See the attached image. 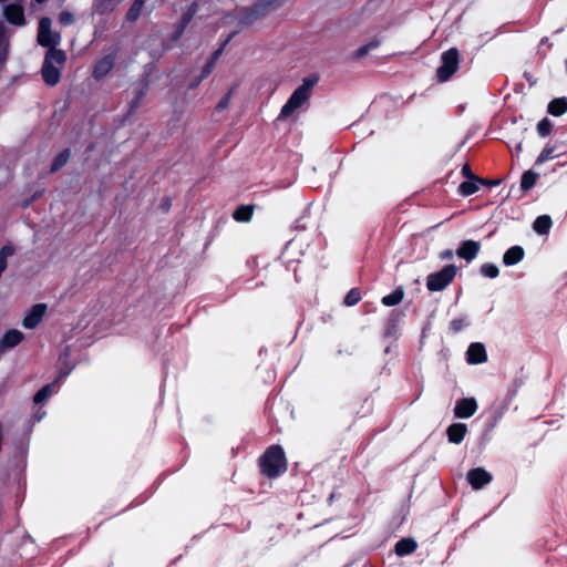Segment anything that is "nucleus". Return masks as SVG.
Returning <instances> with one entry per match:
<instances>
[{"instance_id":"1","label":"nucleus","mask_w":567,"mask_h":567,"mask_svg":"<svg viewBox=\"0 0 567 567\" xmlns=\"http://www.w3.org/2000/svg\"><path fill=\"white\" fill-rule=\"evenodd\" d=\"M259 473L266 478H276L288 470V461L281 445L268 446L258 458Z\"/></svg>"},{"instance_id":"2","label":"nucleus","mask_w":567,"mask_h":567,"mask_svg":"<svg viewBox=\"0 0 567 567\" xmlns=\"http://www.w3.org/2000/svg\"><path fill=\"white\" fill-rule=\"evenodd\" d=\"M318 80L316 75L305 78L302 84L292 92L288 101L281 107L279 118H287L301 107L310 99L312 89L318 83Z\"/></svg>"},{"instance_id":"3","label":"nucleus","mask_w":567,"mask_h":567,"mask_svg":"<svg viewBox=\"0 0 567 567\" xmlns=\"http://www.w3.org/2000/svg\"><path fill=\"white\" fill-rule=\"evenodd\" d=\"M65 60L66 55L62 50L50 49L47 52L42 66V75L47 84L55 85L60 81Z\"/></svg>"},{"instance_id":"4","label":"nucleus","mask_w":567,"mask_h":567,"mask_svg":"<svg viewBox=\"0 0 567 567\" xmlns=\"http://www.w3.org/2000/svg\"><path fill=\"white\" fill-rule=\"evenodd\" d=\"M460 51L456 48H450L441 54V65L436 70L439 82H447L458 70Z\"/></svg>"},{"instance_id":"5","label":"nucleus","mask_w":567,"mask_h":567,"mask_svg":"<svg viewBox=\"0 0 567 567\" xmlns=\"http://www.w3.org/2000/svg\"><path fill=\"white\" fill-rule=\"evenodd\" d=\"M457 267L453 264L444 266L441 270L426 277V288L430 291H442L453 282Z\"/></svg>"},{"instance_id":"6","label":"nucleus","mask_w":567,"mask_h":567,"mask_svg":"<svg viewBox=\"0 0 567 567\" xmlns=\"http://www.w3.org/2000/svg\"><path fill=\"white\" fill-rule=\"evenodd\" d=\"M285 0H259L247 9L241 18L244 23H252L257 19L265 17L270 10L279 8Z\"/></svg>"},{"instance_id":"7","label":"nucleus","mask_w":567,"mask_h":567,"mask_svg":"<svg viewBox=\"0 0 567 567\" xmlns=\"http://www.w3.org/2000/svg\"><path fill=\"white\" fill-rule=\"evenodd\" d=\"M404 317L403 310L393 309L389 312L383 326L382 336L384 339H396L399 337Z\"/></svg>"},{"instance_id":"8","label":"nucleus","mask_w":567,"mask_h":567,"mask_svg":"<svg viewBox=\"0 0 567 567\" xmlns=\"http://www.w3.org/2000/svg\"><path fill=\"white\" fill-rule=\"evenodd\" d=\"M60 34L52 32L51 20L49 18H42L39 23L38 42L42 47H49L55 49L60 43Z\"/></svg>"},{"instance_id":"9","label":"nucleus","mask_w":567,"mask_h":567,"mask_svg":"<svg viewBox=\"0 0 567 567\" xmlns=\"http://www.w3.org/2000/svg\"><path fill=\"white\" fill-rule=\"evenodd\" d=\"M229 39H230V37L228 39H226L224 41V43L217 50H215L213 52L210 58L207 60V62L203 66V69L200 71V74L197 75L194 80L190 81V83L188 84V89H196L200 84V82L203 80H205L213 72V70L215 69V65H216L219 56L221 55L225 47L227 45Z\"/></svg>"},{"instance_id":"10","label":"nucleus","mask_w":567,"mask_h":567,"mask_svg":"<svg viewBox=\"0 0 567 567\" xmlns=\"http://www.w3.org/2000/svg\"><path fill=\"white\" fill-rule=\"evenodd\" d=\"M466 480L472 488L477 491L489 484L493 480V476L485 468L475 467L467 472Z\"/></svg>"},{"instance_id":"11","label":"nucleus","mask_w":567,"mask_h":567,"mask_svg":"<svg viewBox=\"0 0 567 567\" xmlns=\"http://www.w3.org/2000/svg\"><path fill=\"white\" fill-rule=\"evenodd\" d=\"M477 402L474 398H463L456 401L454 406V416L457 419H468L477 411Z\"/></svg>"},{"instance_id":"12","label":"nucleus","mask_w":567,"mask_h":567,"mask_svg":"<svg viewBox=\"0 0 567 567\" xmlns=\"http://www.w3.org/2000/svg\"><path fill=\"white\" fill-rule=\"evenodd\" d=\"M47 311V306L38 303L31 308L22 320V326L25 329H34L43 319Z\"/></svg>"},{"instance_id":"13","label":"nucleus","mask_w":567,"mask_h":567,"mask_svg":"<svg viewBox=\"0 0 567 567\" xmlns=\"http://www.w3.org/2000/svg\"><path fill=\"white\" fill-rule=\"evenodd\" d=\"M481 250V244L478 241L467 239L461 243L456 250L457 257L466 260L467 262L476 258Z\"/></svg>"},{"instance_id":"14","label":"nucleus","mask_w":567,"mask_h":567,"mask_svg":"<svg viewBox=\"0 0 567 567\" xmlns=\"http://www.w3.org/2000/svg\"><path fill=\"white\" fill-rule=\"evenodd\" d=\"M466 361L470 364H481L487 361L486 349L483 343L473 342L466 351Z\"/></svg>"},{"instance_id":"15","label":"nucleus","mask_w":567,"mask_h":567,"mask_svg":"<svg viewBox=\"0 0 567 567\" xmlns=\"http://www.w3.org/2000/svg\"><path fill=\"white\" fill-rule=\"evenodd\" d=\"M467 434V425L465 423H452L446 429V436L450 443L461 444Z\"/></svg>"},{"instance_id":"16","label":"nucleus","mask_w":567,"mask_h":567,"mask_svg":"<svg viewBox=\"0 0 567 567\" xmlns=\"http://www.w3.org/2000/svg\"><path fill=\"white\" fill-rule=\"evenodd\" d=\"M525 257V250L522 246L515 245L508 248L503 255V264L507 267L515 266Z\"/></svg>"},{"instance_id":"17","label":"nucleus","mask_w":567,"mask_h":567,"mask_svg":"<svg viewBox=\"0 0 567 567\" xmlns=\"http://www.w3.org/2000/svg\"><path fill=\"white\" fill-rule=\"evenodd\" d=\"M23 340V333L18 329H11L0 340V351H6L19 344Z\"/></svg>"},{"instance_id":"18","label":"nucleus","mask_w":567,"mask_h":567,"mask_svg":"<svg viewBox=\"0 0 567 567\" xmlns=\"http://www.w3.org/2000/svg\"><path fill=\"white\" fill-rule=\"evenodd\" d=\"M561 143L547 144L539 153L536 165L543 164L549 159L556 158L563 155L565 152L560 151Z\"/></svg>"},{"instance_id":"19","label":"nucleus","mask_w":567,"mask_h":567,"mask_svg":"<svg viewBox=\"0 0 567 567\" xmlns=\"http://www.w3.org/2000/svg\"><path fill=\"white\" fill-rule=\"evenodd\" d=\"M114 66V56L113 55H106L102 59H100L95 66H94V71H93V75L95 79H102L104 76H106L111 70L113 69Z\"/></svg>"},{"instance_id":"20","label":"nucleus","mask_w":567,"mask_h":567,"mask_svg":"<svg viewBox=\"0 0 567 567\" xmlns=\"http://www.w3.org/2000/svg\"><path fill=\"white\" fill-rule=\"evenodd\" d=\"M6 19L16 25L24 24L23 9L18 4H9L4 8Z\"/></svg>"},{"instance_id":"21","label":"nucleus","mask_w":567,"mask_h":567,"mask_svg":"<svg viewBox=\"0 0 567 567\" xmlns=\"http://www.w3.org/2000/svg\"><path fill=\"white\" fill-rule=\"evenodd\" d=\"M483 177L466 179L460 184L457 192L463 197L471 196L480 189L481 184H483Z\"/></svg>"},{"instance_id":"22","label":"nucleus","mask_w":567,"mask_h":567,"mask_svg":"<svg viewBox=\"0 0 567 567\" xmlns=\"http://www.w3.org/2000/svg\"><path fill=\"white\" fill-rule=\"evenodd\" d=\"M416 548L417 543L413 538H401L394 546V553L400 557H404L413 554Z\"/></svg>"},{"instance_id":"23","label":"nucleus","mask_w":567,"mask_h":567,"mask_svg":"<svg viewBox=\"0 0 567 567\" xmlns=\"http://www.w3.org/2000/svg\"><path fill=\"white\" fill-rule=\"evenodd\" d=\"M547 112L554 116H561L567 112V97L553 99L547 106Z\"/></svg>"},{"instance_id":"24","label":"nucleus","mask_w":567,"mask_h":567,"mask_svg":"<svg viewBox=\"0 0 567 567\" xmlns=\"http://www.w3.org/2000/svg\"><path fill=\"white\" fill-rule=\"evenodd\" d=\"M254 205H239L233 213V218L238 223H248L252 218Z\"/></svg>"},{"instance_id":"25","label":"nucleus","mask_w":567,"mask_h":567,"mask_svg":"<svg viewBox=\"0 0 567 567\" xmlns=\"http://www.w3.org/2000/svg\"><path fill=\"white\" fill-rule=\"evenodd\" d=\"M198 1L195 0L190 7L182 14L181 19H179V31H178V34H179V38L182 37L184 30L186 29V27L190 23V21L194 19L197 10H198Z\"/></svg>"},{"instance_id":"26","label":"nucleus","mask_w":567,"mask_h":567,"mask_svg":"<svg viewBox=\"0 0 567 567\" xmlns=\"http://www.w3.org/2000/svg\"><path fill=\"white\" fill-rule=\"evenodd\" d=\"M404 298V289L402 286L396 287L390 295L382 297L381 302L385 307L398 306Z\"/></svg>"},{"instance_id":"27","label":"nucleus","mask_w":567,"mask_h":567,"mask_svg":"<svg viewBox=\"0 0 567 567\" xmlns=\"http://www.w3.org/2000/svg\"><path fill=\"white\" fill-rule=\"evenodd\" d=\"M551 225H553V220H551L550 216L540 215L535 219V221L533 224V229L538 235H547L551 228Z\"/></svg>"},{"instance_id":"28","label":"nucleus","mask_w":567,"mask_h":567,"mask_svg":"<svg viewBox=\"0 0 567 567\" xmlns=\"http://www.w3.org/2000/svg\"><path fill=\"white\" fill-rule=\"evenodd\" d=\"M538 179V174L533 171H526L520 178V188L524 192L532 189Z\"/></svg>"},{"instance_id":"29","label":"nucleus","mask_w":567,"mask_h":567,"mask_svg":"<svg viewBox=\"0 0 567 567\" xmlns=\"http://www.w3.org/2000/svg\"><path fill=\"white\" fill-rule=\"evenodd\" d=\"M9 49V37L3 25L0 24V64H3Z\"/></svg>"},{"instance_id":"30","label":"nucleus","mask_w":567,"mask_h":567,"mask_svg":"<svg viewBox=\"0 0 567 567\" xmlns=\"http://www.w3.org/2000/svg\"><path fill=\"white\" fill-rule=\"evenodd\" d=\"M381 41L378 38L372 39L367 44L361 45L355 52V59H362L371 50L377 49L380 45Z\"/></svg>"},{"instance_id":"31","label":"nucleus","mask_w":567,"mask_h":567,"mask_svg":"<svg viewBox=\"0 0 567 567\" xmlns=\"http://www.w3.org/2000/svg\"><path fill=\"white\" fill-rule=\"evenodd\" d=\"M70 151L69 150H64L62 151L53 161L52 163V167H51V171L52 172H55L58 169H60L61 167H63L70 159Z\"/></svg>"},{"instance_id":"32","label":"nucleus","mask_w":567,"mask_h":567,"mask_svg":"<svg viewBox=\"0 0 567 567\" xmlns=\"http://www.w3.org/2000/svg\"><path fill=\"white\" fill-rule=\"evenodd\" d=\"M361 300V291L359 288H352L344 297V305L348 307L355 306Z\"/></svg>"},{"instance_id":"33","label":"nucleus","mask_w":567,"mask_h":567,"mask_svg":"<svg viewBox=\"0 0 567 567\" xmlns=\"http://www.w3.org/2000/svg\"><path fill=\"white\" fill-rule=\"evenodd\" d=\"M480 271L484 277L491 278V279H494V278L498 277V275H499L498 267L491 262H486V264L482 265Z\"/></svg>"},{"instance_id":"34","label":"nucleus","mask_w":567,"mask_h":567,"mask_svg":"<svg viewBox=\"0 0 567 567\" xmlns=\"http://www.w3.org/2000/svg\"><path fill=\"white\" fill-rule=\"evenodd\" d=\"M553 123L548 117H544L537 124V133L542 137H546L551 133Z\"/></svg>"},{"instance_id":"35","label":"nucleus","mask_w":567,"mask_h":567,"mask_svg":"<svg viewBox=\"0 0 567 567\" xmlns=\"http://www.w3.org/2000/svg\"><path fill=\"white\" fill-rule=\"evenodd\" d=\"M144 7V0H135L134 3L132 4V7L130 8V10L127 11V19L130 21H134L136 20L141 12H142V9Z\"/></svg>"},{"instance_id":"36","label":"nucleus","mask_w":567,"mask_h":567,"mask_svg":"<svg viewBox=\"0 0 567 567\" xmlns=\"http://www.w3.org/2000/svg\"><path fill=\"white\" fill-rule=\"evenodd\" d=\"M53 391H54V385L53 384H49V385L43 386L34 395V402L35 403L44 402L53 393Z\"/></svg>"},{"instance_id":"37","label":"nucleus","mask_w":567,"mask_h":567,"mask_svg":"<svg viewBox=\"0 0 567 567\" xmlns=\"http://www.w3.org/2000/svg\"><path fill=\"white\" fill-rule=\"evenodd\" d=\"M13 248L10 246H4L0 249V271H3L7 268V259L12 256Z\"/></svg>"},{"instance_id":"38","label":"nucleus","mask_w":567,"mask_h":567,"mask_svg":"<svg viewBox=\"0 0 567 567\" xmlns=\"http://www.w3.org/2000/svg\"><path fill=\"white\" fill-rule=\"evenodd\" d=\"M467 326L464 318H455L450 322L449 329L453 333H458Z\"/></svg>"},{"instance_id":"39","label":"nucleus","mask_w":567,"mask_h":567,"mask_svg":"<svg viewBox=\"0 0 567 567\" xmlns=\"http://www.w3.org/2000/svg\"><path fill=\"white\" fill-rule=\"evenodd\" d=\"M230 99H231V91H229L227 94H225L220 100L219 102L217 103L215 110L216 112H221L224 111L225 109H227L229 102H230Z\"/></svg>"},{"instance_id":"40","label":"nucleus","mask_w":567,"mask_h":567,"mask_svg":"<svg viewBox=\"0 0 567 567\" xmlns=\"http://www.w3.org/2000/svg\"><path fill=\"white\" fill-rule=\"evenodd\" d=\"M461 173L462 175L466 178V179H472V178H475V177H478L477 175H475L472 171V167L468 163L464 164L462 169H461Z\"/></svg>"},{"instance_id":"41","label":"nucleus","mask_w":567,"mask_h":567,"mask_svg":"<svg viewBox=\"0 0 567 567\" xmlns=\"http://www.w3.org/2000/svg\"><path fill=\"white\" fill-rule=\"evenodd\" d=\"M113 1L114 0H99V8L103 11L113 10L114 9Z\"/></svg>"},{"instance_id":"42","label":"nucleus","mask_w":567,"mask_h":567,"mask_svg":"<svg viewBox=\"0 0 567 567\" xmlns=\"http://www.w3.org/2000/svg\"><path fill=\"white\" fill-rule=\"evenodd\" d=\"M73 20H74L73 14L70 12H62L60 14V22L62 24H65V25L71 24L73 22Z\"/></svg>"},{"instance_id":"43","label":"nucleus","mask_w":567,"mask_h":567,"mask_svg":"<svg viewBox=\"0 0 567 567\" xmlns=\"http://www.w3.org/2000/svg\"><path fill=\"white\" fill-rule=\"evenodd\" d=\"M502 183V179L501 178H497V179H488V178H484V182H483V186H487V187H496L498 186L499 184Z\"/></svg>"},{"instance_id":"44","label":"nucleus","mask_w":567,"mask_h":567,"mask_svg":"<svg viewBox=\"0 0 567 567\" xmlns=\"http://www.w3.org/2000/svg\"><path fill=\"white\" fill-rule=\"evenodd\" d=\"M453 250L452 249H445L443 251L440 252V258L442 260H449V259H452L453 258Z\"/></svg>"},{"instance_id":"45","label":"nucleus","mask_w":567,"mask_h":567,"mask_svg":"<svg viewBox=\"0 0 567 567\" xmlns=\"http://www.w3.org/2000/svg\"><path fill=\"white\" fill-rule=\"evenodd\" d=\"M522 151V143H518L517 146H516V152H520Z\"/></svg>"},{"instance_id":"46","label":"nucleus","mask_w":567,"mask_h":567,"mask_svg":"<svg viewBox=\"0 0 567 567\" xmlns=\"http://www.w3.org/2000/svg\"><path fill=\"white\" fill-rule=\"evenodd\" d=\"M565 69H566V72H567V60L565 61Z\"/></svg>"},{"instance_id":"47","label":"nucleus","mask_w":567,"mask_h":567,"mask_svg":"<svg viewBox=\"0 0 567 567\" xmlns=\"http://www.w3.org/2000/svg\"><path fill=\"white\" fill-rule=\"evenodd\" d=\"M38 2H43L44 0H37Z\"/></svg>"}]
</instances>
